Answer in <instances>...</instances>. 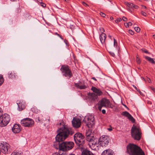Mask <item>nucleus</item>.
Wrapping results in <instances>:
<instances>
[{"mask_svg": "<svg viewBox=\"0 0 155 155\" xmlns=\"http://www.w3.org/2000/svg\"><path fill=\"white\" fill-rule=\"evenodd\" d=\"M91 90L94 93L96 94L98 96L102 95L103 94V92L100 89H97L95 87H92L91 88Z\"/></svg>", "mask_w": 155, "mask_h": 155, "instance_id": "obj_15", "label": "nucleus"}, {"mask_svg": "<svg viewBox=\"0 0 155 155\" xmlns=\"http://www.w3.org/2000/svg\"><path fill=\"white\" fill-rule=\"evenodd\" d=\"M121 115L127 117L128 119L131 121L132 123H134L135 122V119L132 115L127 111H125L121 113Z\"/></svg>", "mask_w": 155, "mask_h": 155, "instance_id": "obj_13", "label": "nucleus"}, {"mask_svg": "<svg viewBox=\"0 0 155 155\" xmlns=\"http://www.w3.org/2000/svg\"><path fill=\"white\" fill-rule=\"evenodd\" d=\"M141 51L145 53V49H141Z\"/></svg>", "mask_w": 155, "mask_h": 155, "instance_id": "obj_53", "label": "nucleus"}, {"mask_svg": "<svg viewBox=\"0 0 155 155\" xmlns=\"http://www.w3.org/2000/svg\"><path fill=\"white\" fill-rule=\"evenodd\" d=\"M147 81L149 83H151V80L150 78L147 77Z\"/></svg>", "mask_w": 155, "mask_h": 155, "instance_id": "obj_44", "label": "nucleus"}, {"mask_svg": "<svg viewBox=\"0 0 155 155\" xmlns=\"http://www.w3.org/2000/svg\"><path fill=\"white\" fill-rule=\"evenodd\" d=\"M99 106L98 107V109L101 111L102 107H108L113 108V106L110 103L109 100L106 98H103L99 101Z\"/></svg>", "mask_w": 155, "mask_h": 155, "instance_id": "obj_6", "label": "nucleus"}, {"mask_svg": "<svg viewBox=\"0 0 155 155\" xmlns=\"http://www.w3.org/2000/svg\"><path fill=\"white\" fill-rule=\"evenodd\" d=\"M17 104H18V110L19 111L22 110L25 108V105L20 101H17Z\"/></svg>", "mask_w": 155, "mask_h": 155, "instance_id": "obj_17", "label": "nucleus"}, {"mask_svg": "<svg viewBox=\"0 0 155 155\" xmlns=\"http://www.w3.org/2000/svg\"><path fill=\"white\" fill-rule=\"evenodd\" d=\"M150 88L152 90H153L154 91L155 90V88L153 87H150Z\"/></svg>", "mask_w": 155, "mask_h": 155, "instance_id": "obj_59", "label": "nucleus"}, {"mask_svg": "<svg viewBox=\"0 0 155 155\" xmlns=\"http://www.w3.org/2000/svg\"><path fill=\"white\" fill-rule=\"evenodd\" d=\"M98 96L96 94L94 93H93L92 96L90 97V98L91 99L93 100H95L96 99H97V98Z\"/></svg>", "mask_w": 155, "mask_h": 155, "instance_id": "obj_22", "label": "nucleus"}, {"mask_svg": "<svg viewBox=\"0 0 155 155\" xmlns=\"http://www.w3.org/2000/svg\"><path fill=\"white\" fill-rule=\"evenodd\" d=\"M74 139L78 148L83 149V145L85 143L84 137L80 133H77L74 135Z\"/></svg>", "mask_w": 155, "mask_h": 155, "instance_id": "obj_3", "label": "nucleus"}, {"mask_svg": "<svg viewBox=\"0 0 155 155\" xmlns=\"http://www.w3.org/2000/svg\"><path fill=\"white\" fill-rule=\"evenodd\" d=\"M60 70L63 73V75L65 77L70 78L73 76L71 70L69 68V67L67 65H64L61 66Z\"/></svg>", "mask_w": 155, "mask_h": 155, "instance_id": "obj_5", "label": "nucleus"}, {"mask_svg": "<svg viewBox=\"0 0 155 155\" xmlns=\"http://www.w3.org/2000/svg\"><path fill=\"white\" fill-rule=\"evenodd\" d=\"M146 59L148 60L149 62L151 63H155V61H154L153 59L151 58L150 57L146 56Z\"/></svg>", "mask_w": 155, "mask_h": 155, "instance_id": "obj_21", "label": "nucleus"}, {"mask_svg": "<svg viewBox=\"0 0 155 155\" xmlns=\"http://www.w3.org/2000/svg\"><path fill=\"white\" fill-rule=\"evenodd\" d=\"M138 91L139 92V93H140V94L141 95H142V96H144V95H143V94H142V92H141V91H140V90H139V91Z\"/></svg>", "mask_w": 155, "mask_h": 155, "instance_id": "obj_52", "label": "nucleus"}, {"mask_svg": "<svg viewBox=\"0 0 155 155\" xmlns=\"http://www.w3.org/2000/svg\"><path fill=\"white\" fill-rule=\"evenodd\" d=\"M94 117H92V115H89L87 117H85L82 120L89 128H91L94 124Z\"/></svg>", "mask_w": 155, "mask_h": 155, "instance_id": "obj_8", "label": "nucleus"}, {"mask_svg": "<svg viewBox=\"0 0 155 155\" xmlns=\"http://www.w3.org/2000/svg\"><path fill=\"white\" fill-rule=\"evenodd\" d=\"M93 94V93H91L90 92L87 93V95L90 98L91 96H92Z\"/></svg>", "mask_w": 155, "mask_h": 155, "instance_id": "obj_42", "label": "nucleus"}, {"mask_svg": "<svg viewBox=\"0 0 155 155\" xmlns=\"http://www.w3.org/2000/svg\"><path fill=\"white\" fill-rule=\"evenodd\" d=\"M110 127V128H109L108 129V130L109 131H111L112 130V129L111 128V126Z\"/></svg>", "mask_w": 155, "mask_h": 155, "instance_id": "obj_58", "label": "nucleus"}, {"mask_svg": "<svg viewBox=\"0 0 155 155\" xmlns=\"http://www.w3.org/2000/svg\"><path fill=\"white\" fill-rule=\"evenodd\" d=\"M4 79L3 76L2 75H0V86H1L3 83Z\"/></svg>", "mask_w": 155, "mask_h": 155, "instance_id": "obj_25", "label": "nucleus"}, {"mask_svg": "<svg viewBox=\"0 0 155 155\" xmlns=\"http://www.w3.org/2000/svg\"><path fill=\"white\" fill-rule=\"evenodd\" d=\"M64 42H65V43H66V45H68V43H67L68 42V41H67V40H64Z\"/></svg>", "mask_w": 155, "mask_h": 155, "instance_id": "obj_56", "label": "nucleus"}, {"mask_svg": "<svg viewBox=\"0 0 155 155\" xmlns=\"http://www.w3.org/2000/svg\"><path fill=\"white\" fill-rule=\"evenodd\" d=\"M138 6L137 5H134V7H133V8H134L135 9H137L138 8Z\"/></svg>", "mask_w": 155, "mask_h": 155, "instance_id": "obj_54", "label": "nucleus"}, {"mask_svg": "<svg viewBox=\"0 0 155 155\" xmlns=\"http://www.w3.org/2000/svg\"><path fill=\"white\" fill-rule=\"evenodd\" d=\"M131 134L134 140H139L141 138V134L140 128L134 125L131 129Z\"/></svg>", "mask_w": 155, "mask_h": 155, "instance_id": "obj_4", "label": "nucleus"}, {"mask_svg": "<svg viewBox=\"0 0 155 155\" xmlns=\"http://www.w3.org/2000/svg\"><path fill=\"white\" fill-rule=\"evenodd\" d=\"M54 34H55V35H57L58 36H60V35L58 34V33H57V32H56Z\"/></svg>", "mask_w": 155, "mask_h": 155, "instance_id": "obj_63", "label": "nucleus"}, {"mask_svg": "<svg viewBox=\"0 0 155 155\" xmlns=\"http://www.w3.org/2000/svg\"><path fill=\"white\" fill-rule=\"evenodd\" d=\"M147 104H148L150 105L151 107H153V106L152 105V102L151 101H148L147 102Z\"/></svg>", "mask_w": 155, "mask_h": 155, "instance_id": "obj_43", "label": "nucleus"}, {"mask_svg": "<svg viewBox=\"0 0 155 155\" xmlns=\"http://www.w3.org/2000/svg\"><path fill=\"white\" fill-rule=\"evenodd\" d=\"M72 122V125L74 127L78 128L80 127L81 122L79 119L74 118Z\"/></svg>", "mask_w": 155, "mask_h": 155, "instance_id": "obj_12", "label": "nucleus"}, {"mask_svg": "<svg viewBox=\"0 0 155 155\" xmlns=\"http://www.w3.org/2000/svg\"><path fill=\"white\" fill-rule=\"evenodd\" d=\"M12 131L15 134L19 133L21 130V126L17 124H15L12 128Z\"/></svg>", "mask_w": 155, "mask_h": 155, "instance_id": "obj_14", "label": "nucleus"}, {"mask_svg": "<svg viewBox=\"0 0 155 155\" xmlns=\"http://www.w3.org/2000/svg\"><path fill=\"white\" fill-rule=\"evenodd\" d=\"M10 120L9 116L7 114H5L0 116V126L4 127L6 126Z\"/></svg>", "mask_w": 155, "mask_h": 155, "instance_id": "obj_7", "label": "nucleus"}, {"mask_svg": "<svg viewBox=\"0 0 155 155\" xmlns=\"http://www.w3.org/2000/svg\"><path fill=\"white\" fill-rule=\"evenodd\" d=\"M21 124L24 127H31L34 125V121L31 119L27 118L21 120L20 122Z\"/></svg>", "mask_w": 155, "mask_h": 155, "instance_id": "obj_9", "label": "nucleus"}, {"mask_svg": "<svg viewBox=\"0 0 155 155\" xmlns=\"http://www.w3.org/2000/svg\"><path fill=\"white\" fill-rule=\"evenodd\" d=\"M91 133L90 131H88L87 132H86V137H87L88 136H91Z\"/></svg>", "mask_w": 155, "mask_h": 155, "instance_id": "obj_30", "label": "nucleus"}, {"mask_svg": "<svg viewBox=\"0 0 155 155\" xmlns=\"http://www.w3.org/2000/svg\"><path fill=\"white\" fill-rule=\"evenodd\" d=\"M3 113V111L2 110V109L0 107V116H2V115Z\"/></svg>", "mask_w": 155, "mask_h": 155, "instance_id": "obj_48", "label": "nucleus"}, {"mask_svg": "<svg viewBox=\"0 0 155 155\" xmlns=\"http://www.w3.org/2000/svg\"><path fill=\"white\" fill-rule=\"evenodd\" d=\"M110 55L112 56L113 57H114L115 56V54H114V53H113V52H109Z\"/></svg>", "mask_w": 155, "mask_h": 155, "instance_id": "obj_36", "label": "nucleus"}, {"mask_svg": "<svg viewBox=\"0 0 155 155\" xmlns=\"http://www.w3.org/2000/svg\"><path fill=\"white\" fill-rule=\"evenodd\" d=\"M114 152H110L109 149L106 150L104 151L101 155H113Z\"/></svg>", "mask_w": 155, "mask_h": 155, "instance_id": "obj_19", "label": "nucleus"}, {"mask_svg": "<svg viewBox=\"0 0 155 155\" xmlns=\"http://www.w3.org/2000/svg\"><path fill=\"white\" fill-rule=\"evenodd\" d=\"M129 32L131 35H133L134 34V31L130 29L129 30Z\"/></svg>", "mask_w": 155, "mask_h": 155, "instance_id": "obj_35", "label": "nucleus"}, {"mask_svg": "<svg viewBox=\"0 0 155 155\" xmlns=\"http://www.w3.org/2000/svg\"><path fill=\"white\" fill-rule=\"evenodd\" d=\"M100 30L101 31V32L102 33H104V32L105 31L104 29L102 27L100 28Z\"/></svg>", "mask_w": 155, "mask_h": 155, "instance_id": "obj_33", "label": "nucleus"}, {"mask_svg": "<svg viewBox=\"0 0 155 155\" xmlns=\"http://www.w3.org/2000/svg\"><path fill=\"white\" fill-rule=\"evenodd\" d=\"M91 79H93V80H95L96 81H97V79L95 78V77H92V78H91Z\"/></svg>", "mask_w": 155, "mask_h": 155, "instance_id": "obj_61", "label": "nucleus"}, {"mask_svg": "<svg viewBox=\"0 0 155 155\" xmlns=\"http://www.w3.org/2000/svg\"><path fill=\"white\" fill-rule=\"evenodd\" d=\"M9 78L11 79L15 78V74L11 72L9 74Z\"/></svg>", "mask_w": 155, "mask_h": 155, "instance_id": "obj_23", "label": "nucleus"}, {"mask_svg": "<svg viewBox=\"0 0 155 155\" xmlns=\"http://www.w3.org/2000/svg\"><path fill=\"white\" fill-rule=\"evenodd\" d=\"M130 5V8H132L133 7H134V5L132 3H130V5Z\"/></svg>", "mask_w": 155, "mask_h": 155, "instance_id": "obj_46", "label": "nucleus"}, {"mask_svg": "<svg viewBox=\"0 0 155 155\" xmlns=\"http://www.w3.org/2000/svg\"><path fill=\"white\" fill-rule=\"evenodd\" d=\"M128 24L129 26H131L132 25V23L130 22H128Z\"/></svg>", "mask_w": 155, "mask_h": 155, "instance_id": "obj_55", "label": "nucleus"}, {"mask_svg": "<svg viewBox=\"0 0 155 155\" xmlns=\"http://www.w3.org/2000/svg\"><path fill=\"white\" fill-rule=\"evenodd\" d=\"M100 14L103 17H105L106 16L105 14L102 12H101Z\"/></svg>", "mask_w": 155, "mask_h": 155, "instance_id": "obj_34", "label": "nucleus"}, {"mask_svg": "<svg viewBox=\"0 0 155 155\" xmlns=\"http://www.w3.org/2000/svg\"><path fill=\"white\" fill-rule=\"evenodd\" d=\"M122 21V19L119 18L117 19L115 21V22L116 23H118V22H120Z\"/></svg>", "mask_w": 155, "mask_h": 155, "instance_id": "obj_29", "label": "nucleus"}, {"mask_svg": "<svg viewBox=\"0 0 155 155\" xmlns=\"http://www.w3.org/2000/svg\"><path fill=\"white\" fill-rule=\"evenodd\" d=\"M82 4L84 5V6H86V7H87V6H88V5L85 2H82Z\"/></svg>", "mask_w": 155, "mask_h": 155, "instance_id": "obj_40", "label": "nucleus"}, {"mask_svg": "<svg viewBox=\"0 0 155 155\" xmlns=\"http://www.w3.org/2000/svg\"><path fill=\"white\" fill-rule=\"evenodd\" d=\"M130 3H127V6H129V7H130L129 5H130Z\"/></svg>", "mask_w": 155, "mask_h": 155, "instance_id": "obj_64", "label": "nucleus"}, {"mask_svg": "<svg viewBox=\"0 0 155 155\" xmlns=\"http://www.w3.org/2000/svg\"><path fill=\"white\" fill-rule=\"evenodd\" d=\"M114 46H116V45H117V41L116 40V39L114 38Z\"/></svg>", "mask_w": 155, "mask_h": 155, "instance_id": "obj_37", "label": "nucleus"}, {"mask_svg": "<svg viewBox=\"0 0 155 155\" xmlns=\"http://www.w3.org/2000/svg\"><path fill=\"white\" fill-rule=\"evenodd\" d=\"M9 144L7 143L2 144L1 143L0 144V150L2 152L5 154L10 153L11 152V149L8 146Z\"/></svg>", "mask_w": 155, "mask_h": 155, "instance_id": "obj_11", "label": "nucleus"}, {"mask_svg": "<svg viewBox=\"0 0 155 155\" xmlns=\"http://www.w3.org/2000/svg\"><path fill=\"white\" fill-rule=\"evenodd\" d=\"M58 134L55 137L56 141L58 143L60 150L66 151L71 150L74 146V143L72 141H64L70 136L74 133V130L67 125H63L57 131Z\"/></svg>", "mask_w": 155, "mask_h": 155, "instance_id": "obj_1", "label": "nucleus"}, {"mask_svg": "<svg viewBox=\"0 0 155 155\" xmlns=\"http://www.w3.org/2000/svg\"><path fill=\"white\" fill-rule=\"evenodd\" d=\"M98 140L94 138V137L91 142H90V144H91L92 145L96 146L97 147V145L99 144Z\"/></svg>", "mask_w": 155, "mask_h": 155, "instance_id": "obj_20", "label": "nucleus"}, {"mask_svg": "<svg viewBox=\"0 0 155 155\" xmlns=\"http://www.w3.org/2000/svg\"><path fill=\"white\" fill-rule=\"evenodd\" d=\"M60 153V155H66L65 153H61V152H59Z\"/></svg>", "mask_w": 155, "mask_h": 155, "instance_id": "obj_62", "label": "nucleus"}, {"mask_svg": "<svg viewBox=\"0 0 155 155\" xmlns=\"http://www.w3.org/2000/svg\"><path fill=\"white\" fill-rule=\"evenodd\" d=\"M21 153H19L18 152H14L12 153V155H20Z\"/></svg>", "mask_w": 155, "mask_h": 155, "instance_id": "obj_32", "label": "nucleus"}, {"mask_svg": "<svg viewBox=\"0 0 155 155\" xmlns=\"http://www.w3.org/2000/svg\"><path fill=\"white\" fill-rule=\"evenodd\" d=\"M135 30L137 32H139L140 31V28L138 27H135L134 28Z\"/></svg>", "mask_w": 155, "mask_h": 155, "instance_id": "obj_31", "label": "nucleus"}, {"mask_svg": "<svg viewBox=\"0 0 155 155\" xmlns=\"http://www.w3.org/2000/svg\"><path fill=\"white\" fill-rule=\"evenodd\" d=\"M94 137L91 136H88L86 137V139L87 141H89L90 143L91 142L93 138H94Z\"/></svg>", "mask_w": 155, "mask_h": 155, "instance_id": "obj_24", "label": "nucleus"}, {"mask_svg": "<svg viewBox=\"0 0 155 155\" xmlns=\"http://www.w3.org/2000/svg\"><path fill=\"white\" fill-rule=\"evenodd\" d=\"M133 86L136 89V90H137V91H139V90H138L137 87H136V86H135V85H133Z\"/></svg>", "mask_w": 155, "mask_h": 155, "instance_id": "obj_60", "label": "nucleus"}, {"mask_svg": "<svg viewBox=\"0 0 155 155\" xmlns=\"http://www.w3.org/2000/svg\"><path fill=\"white\" fill-rule=\"evenodd\" d=\"M36 121L37 122H40V118L39 117H38L37 118H36Z\"/></svg>", "mask_w": 155, "mask_h": 155, "instance_id": "obj_45", "label": "nucleus"}, {"mask_svg": "<svg viewBox=\"0 0 155 155\" xmlns=\"http://www.w3.org/2000/svg\"><path fill=\"white\" fill-rule=\"evenodd\" d=\"M141 14L143 15L144 16H145V13L144 12H143V11H141Z\"/></svg>", "mask_w": 155, "mask_h": 155, "instance_id": "obj_50", "label": "nucleus"}, {"mask_svg": "<svg viewBox=\"0 0 155 155\" xmlns=\"http://www.w3.org/2000/svg\"><path fill=\"white\" fill-rule=\"evenodd\" d=\"M127 151L130 155H145L140 147L134 144L129 143L127 145Z\"/></svg>", "mask_w": 155, "mask_h": 155, "instance_id": "obj_2", "label": "nucleus"}, {"mask_svg": "<svg viewBox=\"0 0 155 155\" xmlns=\"http://www.w3.org/2000/svg\"><path fill=\"white\" fill-rule=\"evenodd\" d=\"M86 88H87V87L86 86L84 85L83 86H80L79 89H81V90L85 89Z\"/></svg>", "mask_w": 155, "mask_h": 155, "instance_id": "obj_28", "label": "nucleus"}, {"mask_svg": "<svg viewBox=\"0 0 155 155\" xmlns=\"http://www.w3.org/2000/svg\"><path fill=\"white\" fill-rule=\"evenodd\" d=\"M136 61H137V62L138 64H140V59L139 58H137Z\"/></svg>", "mask_w": 155, "mask_h": 155, "instance_id": "obj_39", "label": "nucleus"}, {"mask_svg": "<svg viewBox=\"0 0 155 155\" xmlns=\"http://www.w3.org/2000/svg\"><path fill=\"white\" fill-rule=\"evenodd\" d=\"M122 20L124 21H127V18L125 16H123L122 18Z\"/></svg>", "mask_w": 155, "mask_h": 155, "instance_id": "obj_38", "label": "nucleus"}, {"mask_svg": "<svg viewBox=\"0 0 155 155\" xmlns=\"http://www.w3.org/2000/svg\"><path fill=\"white\" fill-rule=\"evenodd\" d=\"M109 141L110 138L108 136L103 135L98 139V143L100 146L106 147L108 145Z\"/></svg>", "mask_w": 155, "mask_h": 155, "instance_id": "obj_10", "label": "nucleus"}, {"mask_svg": "<svg viewBox=\"0 0 155 155\" xmlns=\"http://www.w3.org/2000/svg\"><path fill=\"white\" fill-rule=\"evenodd\" d=\"M52 155H60V153L58 152H55L52 154Z\"/></svg>", "mask_w": 155, "mask_h": 155, "instance_id": "obj_49", "label": "nucleus"}, {"mask_svg": "<svg viewBox=\"0 0 155 155\" xmlns=\"http://www.w3.org/2000/svg\"><path fill=\"white\" fill-rule=\"evenodd\" d=\"M31 110L33 112L35 113H37L38 112V110L35 107H33L31 108Z\"/></svg>", "mask_w": 155, "mask_h": 155, "instance_id": "obj_26", "label": "nucleus"}, {"mask_svg": "<svg viewBox=\"0 0 155 155\" xmlns=\"http://www.w3.org/2000/svg\"><path fill=\"white\" fill-rule=\"evenodd\" d=\"M122 104H123V105H124V106L125 107H126L127 109H128V110H129V109L127 107V106L126 105H125V104H123V103H122Z\"/></svg>", "mask_w": 155, "mask_h": 155, "instance_id": "obj_57", "label": "nucleus"}, {"mask_svg": "<svg viewBox=\"0 0 155 155\" xmlns=\"http://www.w3.org/2000/svg\"><path fill=\"white\" fill-rule=\"evenodd\" d=\"M124 25L126 26V27H129L128 23H124Z\"/></svg>", "mask_w": 155, "mask_h": 155, "instance_id": "obj_47", "label": "nucleus"}, {"mask_svg": "<svg viewBox=\"0 0 155 155\" xmlns=\"http://www.w3.org/2000/svg\"><path fill=\"white\" fill-rule=\"evenodd\" d=\"M81 84V82H80L79 83H74V86L77 88H79L80 86L79 85V84Z\"/></svg>", "mask_w": 155, "mask_h": 155, "instance_id": "obj_27", "label": "nucleus"}, {"mask_svg": "<svg viewBox=\"0 0 155 155\" xmlns=\"http://www.w3.org/2000/svg\"><path fill=\"white\" fill-rule=\"evenodd\" d=\"M41 5L43 7H45L46 6V5L42 2L41 3Z\"/></svg>", "mask_w": 155, "mask_h": 155, "instance_id": "obj_41", "label": "nucleus"}, {"mask_svg": "<svg viewBox=\"0 0 155 155\" xmlns=\"http://www.w3.org/2000/svg\"><path fill=\"white\" fill-rule=\"evenodd\" d=\"M106 35L105 33H101L100 36V39L102 44H105V40L106 38Z\"/></svg>", "mask_w": 155, "mask_h": 155, "instance_id": "obj_16", "label": "nucleus"}, {"mask_svg": "<svg viewBox=\"0 0 155 155\" xmlns=\"http://www.w3.org/2000/svg\"><path fill=\"white\" fill-rule=\"evenodd\" d=\"M102 112L103 114H105L106 113V110H105L103 109L102 110Z\"/></svg>", "mask_w": 155, "mask_h": 155, "instance_id": "obj_51", "label": "nucleus"}, {"mask_svg": "<svg viewBox=\"0 0 155 155\" xmlns=\"http://www.w3.org/2000/svg\"><path fill=\"white\" fill-rule=\"evenodd\" d=\"M81 155H95L91 151L87 150H84L81 153Z\"/></svg>", "mask_w": 155, "mask_h": 155, "instance_id": "obj_18", "label": "nucleus"}]
</instances>
